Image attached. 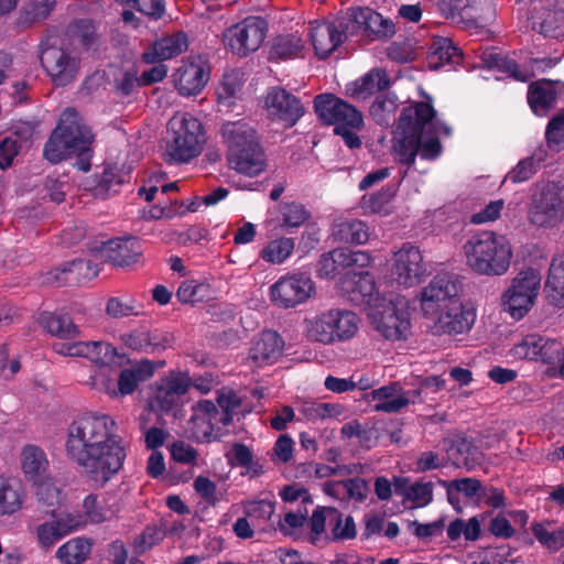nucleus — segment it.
Returning <instances> with one entry per match:
<instances>
[{
  "mask_svg": "<svg viewBox=\"0 0 564 564\" xmlns=\"http://www.w3.org/2000/svg\"><path fill=\"white\" fill-rule=\"evenodd\" d=\"M327 523L332 525L334 540H351L356 536V524L351 516H347L343 524V514L337 509L319 507V534Z\"/></svg>",
  "mask_w": 564,
  "mask_h": 564,
  "instance_id": "c9c22d12",
  "label": "nucleus"
},
{
  "mask_svg": "<svg viewBox=\"0 0 564 564\" xmlns=\"http://www.w3.org/2000/svg\"><path fill=\"white\" fill-rule=\"evenodd\" d=\"M372 324L388 340L406 339L411 334L409 312L405 308H399L391 302L381 312L372 314Z\"/></svg>",
  "mask_w": 564,
  "mask_h": 564,
  "instance_id": "4be33fe9",
  "label": "nucleus"
},
{
  "mask_svg": "<svg viewBox=\"0 0 564 564\" xmlns=\"http://www.w3.org/2000/svg\"><path fill=\"white\" fill-rule=\"evenodd\" d=\"M284 340L275 330H263L253 343L249 357L259 366L274 364L283 354Z\"/></svg>",
  "mask_w": 564,
  "mask_h": 564,
  "instance_id": "7c9ffc66",
  "label": "nucleus"
},
{
  "mask_svg": "<svg viewBox=\"0 0 564 564\" xmlns=\"http://www.w3.org/2000/svg\"><path fill=\"white\" fill-rule=\"evenodd\" d=\"M169 128L173 132L167 143L165 161L167 163H186L196 158L203 148L204 132L198 119L189 113L174 116Z\"/></svg>",
  "mask_w": 564,
  "mask_h": 564,
  "instance_id": "6e6552de",
  "label": "nucleus"
},
{
  "mask_svg": "<svg viewBox=\"0 0 564 564\" xmlns=\"http://www.w3.org/2000/svg\"><path fill=\"white\" fill-rule=\"evenodd\" d=\"M85 524L86 520L79 513H53L51 520L44 521L35 527L34 534L39 546L47 551L66 535L77 531Z\"/></svg>",
  "mask_w": 564,
  "mask_h": 564,
  "instance_id": "f3484780",
  "label": "nucleus"
},
{
  "mask_svg": "<svg viewBox=\"0 0 564 564\" xmlns=\"http://www.w3.org/2000/svg\"><path fill=\"white\" fill-rule=\"evenodd\" d=\"M223 143L229 165L240 174L256 176L267 167V156L253 127L245 119L221 126Z\"/></svg>",
  "mask_w": 564,
  "mask_h": 564,
  "instance_id": "20e7f679",
  "label": "nucleus"
},
{
  "mask_svg": "<svg viewBox=\"0 0 564 564\" xmlns=\"http://www.w3.org/2000/svg\"><path fill=\"white\" fill-rule=\"evenodd\" d=\"M210 78V64L206 56L194 55L182 59L172 74V80L178 95L197 96Z\"/></svg>",
  "mask_w": 564,
  "mask_h": 564,
  "instance_id": "ddd939ff",
  "label": "nucleus"
},
{
  "mask_svg": "<svg viewBox=\"0 0 564 564\" xmlns=\"http://www.w3.org/2000/svg\"><path fill=\"white\" fill-rule=\"evenodd\" d=\"M216 401L221 411L220 424L227 426L232 422V413L241 405V400L235 391L221 389L217 393Z\"/></svg>",
  "mask_w": 564,
  "mask_h": 564,
  "instance_id": "69168bd1",
  "label": "nucleus"
},
{
  "mask_svg": "<svg viewBox=\"0 0 564 564\" xmlns=\"http://www.w3.org/2000/svg\"><path fill=\"white\" fill-rule=\"evenodd\" d=\"M530 224L554 228L564 219V183L549 181L532 195L528 210Z\"/></svg>",
  "mask_w": 564,
  "mask_h": 564,
  "instance_id": "1a4fd4ad",
  "label": "nucleus"
},
{
  "mask_svg": "<svg viewBox=\"0 0 564 564\" xmlns=\"http://www.w3.org/2000/svg\"><path fill=\"white\" fill-rule=\"evenodd\" d=\"M541 279L533 270L521 271L502 295L506 312L517 321L523 318L534 305Z\"/></svg>",
  "mask_w": 564,
  "mask_h": 564,
  "instance_id": "9b49d317",
  "label": "nucleus"
},
{
  "mask_svg": "<svg viewBox=\"0 0 564 564\" xmlns=\"http://www.w3.org/2000/svg\"><path fill=\"white\" fill-rule=\"evenodd\" d=\"M268 115L285 127L294 126L304 113L301 100L281 87H272L265 97Z\"/></svg>",
  "mask_w": 564,
  "mask_h": 564,
  "instance_id": "412c9836",
  "label": "nucleus"
},
{
  "mask_svg": "<svg viewBox=\"0 0 564 564\" xmlns=\"http://www.w3.org/2000/svg\"><path fill=\"white\" fill-rule=\"evenodd\" d=\"M481 59L488 68L497 69L516 82L528 83L533 77V68L519 65L502 53L485 52Z\"/></svg>",
  "mask_w": 564,
  "mask_h": 564,
  "instance_id": "473e14b6",
  "label": "nucleus"
},
{
  "mask_svg": "<svg viewBox=\"0 0 564 564\" xmlns=\"http://www.w3.org/2000/svg\"><path fill=\"white\" fill-rule=\"evenodd\" d=\"M477 0H438L437 8L446 19H460L462 21L474 20L473 11Z\"/></svg>",
  "mask_w": 564,
  "mask_h": 564,
  "instance_id": "864d4df0",
  "label": "nucleus"
},
{
  "mask_svg": "<svg viewBox=\"0 0 564 564\" xmlns=\"http://www.w3.org/2000/svg\"><path fill=\"white\" fill-rule=\"evenodd\" d=\"M294 246L292 238L274 239L261 251V258L267 262L281 264L291 256Z\"/></svg>",
  "mask_w": 564,
  "mask_h": 564,
  "instance_id": "6e6d98bb",
  "label": "nucleus"
},
{
  "mask_svg": "<svg viewBox=\"0 0 564 564\" xmlns=\"http://www.w3.org/2000/svg\"><path fill=\"white\" fill-rule=\"evenodd\" d=\"M393 144L395 160L411 170L417 155L424 161H436L444 147L440 134L449 137L452 128L436 120V110L430 101H415L401 110Z\"/></svg>",
  "mask_w": 564,
  "mask_h": 564,
  "instance_id": "f03ea898",
  "label": "nucleus"
},
{
  "mask_svg": "<svg viewBox=\"0 0 564 564\" xmlns=\"http://www.w3.org/2000/svg\"><path fill=\"white\" fill-rule=\"evenodd\" d=\"M39 323L47 333L61 339H75L80 334L78 326L66 314L43 312Z\"/></svg>",
  "mask_w": 564,
  "mask_h": 564,
  "instance_id": "4c0bfd02",
  "label": "nucleus"
},
{
  "mask_svg": "<svg viewBox=\"0 0 564 564\" xmlns=\"http://www.w3.org/2000/svg\"><path fill=\"white\" fill-rule=\"evenodd\" d=\"M188 47L187 35L176 32L172 35L156 40L143 55V62L155 64L178 56Z\"/></svg>",
  "mask_w": 564,
  "mask_h": 564,
  "instance_id": "c756f323",
  "label": "nucleus"
},
{
  "mask_svg": "<svg viewBox=\"0 0 564 564\" xmlns=\"http://www.w3.org/2000/svg\"><path fill=\"white\" fill-rule=\"evenodd\" d=\"M193 487L196 494L210 506H216L223 499L216 484L208 477L197 476L194 479Z\"/></svg>",
  "mask_w": 564,
  "mask_h": 564,
  "instance_id": "774afa93",
  "label": "nucleus"
},
{
  "mask_svg": "<svg viewBox=\"0 0 564 564\" xmlns=\"http://www.w3.org/2000/svg\"><path fill=\"white\" fill-rule=\"evenodd\" d=\"M448 459L458 468L473 470L481 464L482 454L470 438L454 435L443 440Z\"/></svg>",
  "mask_w": 564,
  "mask_h": 564,
  "instance_id": "a878e982",
  "label": "nucleus"
},
{
  "mask_svg": "<svg viewBox=\"0 0 564 564\" xmlns=\"http://www.w3.org/2000/svg\"><path fill=\"white\" fill-rule=\"evenodd\" d=\"M547 145L556 151L564 149V112L554 116L545 130Z\"/></svg>",
  "mask_w": 564,
  "mask_h": 564,
  "instance_id": "338daca9",
  "label": "nucleus"
},
{
  "mask_svg": "<svg viewBox=\"0 0 564 564\" xmlns=\"http://www.w3.org/2000/svg\"><path fill=\"white\" fill-rule=\"evenodd\" d=\"M91 543L85 538H73L56 551L57 560L63 564H82L88 557Z\"/></svg>",
  "mask_w": 564,
  "mask_h": 564,
  "instance_id": "a18cd8bd",
  "label": "nucleus"
},
{
  "mask_svg": "<svg viewBox=\"0 0 564 564\" xmlns=\"http://www.w3.org/2000/svg\"><path fill=\"white\" fill-rule=\"evenodd\" d=\"M335 240L345 243L362 245L369 239L367 225L358 219L345 220L333 229Z\"/></svg>",
  "mask_w": 564,
  "mask_h": 564,
  "instance_id": "c03bdc74",
  "label": "nucleus"
},
{
  "mask_svg": "<svg viewBox=\"0 0 564 564\" xmlns=\"http://www.w3.org/2000/svg\"><path fill=\"white\" fill-rule=\"evenodd\" d=\"M425 267L421 250L410 242L403 243L393 256L392 274L400 285L410 288L421 282Z\"/></svg>",
  "mask_w": 564,
  "mask_h": 564,
  "instance_id": "aec40b11",
  "label": "nucleus"
},
{
  "mask_svg": "<svg viewBox=\"0 0 564 564\" xmlns=\"http://www.w3.org/2000/svg\"><path fill=\"white\" fill-rule=\"evenodd\" d=\"M531 19L533 30L545 37H564V9H545Z\"/></svg>",
  "mask_w": 564,
  "mask_h": 564,
  "instance_id": "ea45409f",
  "label": "nucleus"
},
{
  "mask_svg": "<svg viewBox=\"0 0 564 564\" xmlns=\"http://www.w3.org/2000/svg\"><path fill=\"white\" fill-rule=\"evenodd\" d=\"M40 61L56 86L70 84L78 72L79 58L65 47L57 26L46 30L40 44Z\"/></svg>",
  "mask_w": 564,
  "mask_h": 564,
  "instance_id": "0eeeda50",
  "label": "nucleus"
},
{
  "mask_svg": "<svg viewBox=\"0 0 564 564\" xmlns=\"http://www.w3.org/2000/svg\"><path fill=\"white\" fill-rule=\"evenodd\" d=\"M56 6V0H29L20 10L17 25L22 29L45 21Z\"/></svg>",
  "mask_w": 564,
  "mask_h": 564,
  "instance_id": "79ce46f5",
  "label": "nucleus"
},
{
  "mask_svg": "<svg viewBox=\"0 0 564 564\" xmlns=\"http://www.w3.org/2000/svg\"><path fill=\"white\" fill-rule=\"evenodd\" d=\"M208 293V285L195 280L182 282L176 291L177 300L183 304H195L204 301Z\"/></svg>",
  "mask_w": 564,
  "mask_h": 564,
  "instance_id": "e2e57ef3",
  "label": "nucleus"
},
{
  "mask_svg": "<svg viewBox=\"0 0 564 564\" xmlns=\"http://www.w3.org/2000/svg\"><path fill=\"white\" fill-rule=\"evenodd\" d=\"M390 86V78L382 68H372L364 76L346 86L347 94L354 99H367L371 95L383 91Z\"/></svg>",
  "mask_w": 564,
  "mask_h": 564,
  "instance_id": "2f4dec72",
  "label": "nucleus"
},
{
  "mask_svg": "<svg viewBox=\"0 0 564 564\" xmlns=\"http://www.w3.org/2000/svg\"><path fill=\"white\" fill-rule=\"evenodd\" d=\"M83 354L80 357L87 358L97 365H109L117 356V349L106 341H82Z\"/></svg>",
  "mask_w": 564,
  "mask_h": 564,
  "instance_id": "5fc2aeb1",
  "label": "nucleus"
},
{
  "mask_svg": "<svg viewBox=\"0 0 564 564\" xmlns=\"http://www.w3.org/2000/svg\"><path fill=\"white\" fill-rule=\"evenodd\" d=\"M534 538L550 551L556 552L564 546V528L547 530L542 523L531 525Z\"/></svg>",
  "mask_w": 564,
  "mask_h": 564,
  "instance_id": "680f3d73",
  "label": "nucleus"
},
{
  "mask_svg": "<svg viewBox=\"0 0 564 564\" xmlns=\"http://www.w3.org/2000/svg\"><path fill=\"white\" fill-rule=\"evenodd\" d=\"M280 214L282 216V226L284 227H300L311 216L306 207L297 202L281 204Z\"/></svg>",
  "mask_w": 564,
  "mask_h": 564,
  "instance_id": "0e129e2a",
  "label": "nucleus"
},
{
  "mask_svg": "<svg viewBox=\"0 0 564 564\" xmlns=\"http://www.w3.org/2000/svg\"><path fill=\"white\" fill-rule=\"evenodd\" d=\"M351 21L365 30L371 40H387L395 34L392 20L383 18L380 13L368 7L351 9Z\"/></svg>",
  "mask_w": 564,
  "mask_h": 564,
  "instance_id": "bb28decb",
  "label": "nucleus"
},
{
  "mask_svg": "<svg viewBox=\"0 0 564 564\" xmlns=\"http://www.w3.org/2000/svg\"><path fill=\"white\" fill-rule=\"evenodd\" d=\"M64 35L72 42L89 47L95 42L96 36L94 21L90 19H76L66 26Z\"/></svg>",
  "mask_w": 564,
  "mask_h": 564,
  "instance_id": "3c124183",
  "label": "nucleus"
},
{
  "mask_svg": "<svg viewBox=\"0 0 564 564\" xmlns=\"http://www.w3.org/2000/svg\"><path fill=\"white\" fill-rule=\"evenodd\" d=\"M467 265L486 276L505 274L511 262V246L503 235L484 230L473 235L464 245Z\"/></svg>",
  "mask_w": 564,
  "mask_h": 564,
  "instance_id": "39448f33",
  "label": "nucleus"
},
{
  "mask_svg": "<svg viewBox=\"0 0 564 564\" xmlns=\"http://www.w3.org/2000/svg\"><path fill=\"white\" fill-rule=\"evenodd\" d=\"M397 108L398 97L394 94H381L371 104L369 112L377 124L387 127L393 119Z\"/></svg>",
  "mask_w": 564,
  "mask_h": 564,
  "instance_id": "09e8293b",
  "label": "nucleus"
},
{
  "mask_svg": "<svg viewBox=\"0 0 564 564\" xmlns=\"http://www.w3.org/2000/svg\"><path fill=\"white\" fill-rule=\"evenodd\" d=\"M94 139L91 129L83 121L78 111L66 108L44 144L43 156L52 164L75 156L73 165L78 171L88 172L91 167Z\"/></svg>",
  "mask_w": 564,
  "mask_h": 564,
  "instance_id": "7ed1b4c3",
  "label": "nucleus"
},
{
  "mask_svg": "<svg viewBox=\"0 0 564 564\" xmlns=\"http://www.w3.org/2000/svg\"><path fill=\"white\" fill-rule=\"evenodd\" d=\"M338 294L356 306H372L378 290L372 273L365 269L344 272L337 282Z\"/></svg>",
  "mask_w": 564,
  "mask_h": 564,
  "instance_id": "2eb2a0df",
  "label": "nucleus"
},
{
  "mask_svg": "<svg viewBox=\"0 0 564 564\" xmlns=\"http://www.w3.org/2000/svg\"><path fill=\"white\" fill-rule=\"evenodd\" d=\"M268 33V22L261 17H247L223 33L224 43L240 57L259 50Z\"/></svg>",
  "mask_w": 564,
  "mask_h": 564,
  "instance_id": "9d476101",
  "label": "nucleus"
},
{
  "mask_svg": "<svg viewBox=\"0 0 564 564\" xmlns=\"http://www.w3.org/2000/svg\"><path fill=\"white\" fill-rule=\"evenodd\" d=\"M121 340L127 348L145 354H155L171 346V336L160 329H134L123 334Z\"/></svg>",
  "mask_w": 564,
  "mask_h": 564,
  "instance_id": "cd10ccee",
  "label": "nucleus"
},
{
  "mask_svg": "<svg viewBox=\"0 0 564 564\" xmlns=\"http://www.w3.org/2000/svg\"><path fill=\"white\" fill-rule=\"evenodd\" d=\"M91 249L105 261L120 268L138 263L143 253L140 239L132 236L101 241Z\"/></svg>",
  "mask_w": 564,
  "mask_h": 564,
  "instance_id": "a211bd4d",
  "label": "nucleus"
},
{
  "mask_svg": "<svg viewBox=\"0 0 564 564\" xmlns=\"http://www.w3.org/2000/svg\"><path fill=\"white\" fill-rule=\"evenodd\" d=\"M25 494L21 481L14 477L0 476V516H12L21 510Z\"/></svg>",
  "mask_w": 564,
  "mask_h": 564,
  "instance_id": "f704fd0d",
  "label": "nucleus"
},
{
  "mask_svg": "<svg viewBox=\"0 0 564 564\" xmlns=\"http://www.w3.org/2000/svg\"><path fill=\"white\" fill-rule=\"evenodd\" d=\"M116 421L108 414L85 413L69 424L65 451L86 482L104 488L122 468L127 457Z\"/></svg>",
  "mask_w": 564,
  "mask_h": 564,
  "instance_id": "f257e3e1",
  "label": "nucleus"
},
{
  "mask_svg": "<svg viewBox=\"0 0 564 564\" xmlns=\"http://www.w3.org/2000/svg\"><path fill=\"white\" fill-rule=\"evenodd\" d=\"M129 174L116 166H107L101 173L97 188L100 193L109 196L119 192V187L128 182Z\"/></svg>",
  "mask_w": 564,
  "mask_h": 564,
  "instance_id": "13d9d810",
  "label": "nucleus"
},
{
  "mask_svg": "<svg viewBox=\"0 0 564 564\" xmlns=\"http://www.w3.org/2000/svg\"><path fill=\"white\" fill-rule=\"evenodd\" d=\"M434 315H437L436 333L448 335L463 334L469 330L476 318L474 311L465 307L462 301L452 302L440 307Z\"/></svg>",
  "mask_w": 564,
  "mask_h": 564,
  "instance_id": "b1692460",
  "label": "nucleus"
},
{
  "mask_svg": "<svg viewBox=\"0 0 564 564\" xmlns=\"http://www.w3.org/2000/svg\"><path fill=\"white\" fill-rule=\"evenodd\" d=\"M541 334H528L521 338L520 341L514 344L512 348L509 350V355L513 359L518 360H539V352H541V343H542Z\"/></svg>",
  "mask_w": 564,
  "mask_h": 564,
  "instance_id": "603ef678",
  "label": "nucleus"
},
{
  "mask_svg": "<svg viewBox=\"0 0 564 564\" xmlns=\"http://www.w3.org/2000/svg\"><path fill=\"white\" fill-rule=\"evenodd\" d=\"M564 98V82L538 79L530 83L527 93L528 104L534 115L545 117Z\"/></svg>",
  "mask_w": 564,
  "mask_h": 564,
  "instance_id": "5701e85b",
  "label": "nucleus"
},
{
  "mask_svg": "<svg viewBox=\"0 0 564 564\" xmlns=\"http://www.w3.org/2000/svg\"><path fill=\"white\" fill-rule=\"evenodd\" d=\"M370 395L377 401L373 406L377 412L397 413L411 402L397 382L375 389Z\"/></svg>",
  "mask_w": 564,
  "mask_h": 564,
  "instance_id": "72a5a7b5",
  "label": "nucleus"
},
{
  "mask_svg": "<svg viewBox=\"0 0 564 564\" xmlns=\"http://www.w3.org/2000/svg\"><path fill=\"white\" fill-rule=\"evenodd\" d=\"M393 491L403 501H410L414 508H424L433 501V482L423 478L411 482L410 477L394 476Z\"/></svg>",
  "mask_w": 564,
  "mask_h": 564,
  "instance_id": "c85d7f7f",
  "label": "nucleus"
},
{
  "mask_svg": "<svg viewBox=\"0 0 564 564\" xmlns=\"http://www.w3.org/2000/svg\"><path fill=\"white\" fill-rule=\"evenodd\" d=\"M304 41L297 34H281L273 39L270 50L271 59H291L301 56Z\"/></svg>",
  "mask_w": 564,
  "mask_h": 564,
  "instance_id": "37998d69",
  "label": "nucleus"
},
{
  "mask_svg": "<svg viewBox=\"0 0 564 564\" xmlns=\"http://www.w3.org/2000/svg\"><path fill=\"white\" fill-rule=\"evenodd\" d=\"M330 256L336 260L339 272L366 269L371 264L372 258L365 251H352L349 248H336L330 251Z\"/></svg>",
  "mask_w": 564,
  "mask_h": 564,
  "instance_id": "49530a36",
  "label": "nucleus"
},
{
  "mask_svg": "<svg viewBox=\"0 0 564 564\" xmlns=\"http://www.w3.org/2000/svg\"><path fill=\"white\" fill-rule=\"evenodd\" d=\"M359 318L356 313L347 310H330L319 317V343L330 344L346 340L358 330Z\"/></svg>",
  "mask_w": 564,
  "mask_h": 564,
  "instance_id": "6ab92c4d",
  "label": "nucleus"
},
{
  "mask_svg": "<svg viewBox=\"0 0 564 564\" xmlns=\"http://www.w3.org/2000/svg\"><path fill=\"white\" fill-rule=\"evenodd\" d=\"M545 288L550 303L564 307V252L552 258Z\"/></svg>",
  "mask_w": 564,
  "mask_h": 564,
  "instance_id": "58836bf2",
  "label": "nucleus"
},
{
  "mask_svg": "<svg viewBox=\"0 0 564 564\" xmlns=\"http://www.w3.org/2000/svg\"><path fill=\"white\" fill-rule=\"evenodd\" d=\"M23 473L28 480L39 484L46 478L48 462L45 453L35 445H26L21 454Z\"/></svg>",
  "mask_w": 564,
  "mask_h": 564,
  "instance_id": "e433bc0d",
  "label": "nucleus"
},
{
  "mask_svg": "<svg viewBox=\"0 0 564 564\" xmlns=\"http://www.w3.org/2000/svg\"><path fill=\"white\" fill-rule=\"evenodd\" d=\"M323 24L326 26L330 46L326 48L319 46V61L328 58L346 41L348 20L346 18H337L333 21H324Z\"/></svg>",
  "mask_w": 564,
  "mask_h": 564,
  "instance_id": "8fccbe9b",
  "label": "nucleus"
},
{
  "mask_svg": "<svg viewBox=\"0 0 564 564\" xmlns=\"http://www.w3.org/2000/svg\"><path fill=\"white\" fill-rule=\"evenodd\" d=\"M460 282L452 273L435 275L421 291V307L425 315H434L440 307L460 301Z\"/></svg>",
  "mask_w": 564,
  "mask_h": 564,
  "instance_id": "dca6fc26",
  "label": "nucleus"
},
{
  "mask_svg": "<svg viewBox=\"0 0 564 564\" xmlns=\"http://www.w3.org/2000/svg\"><path fill=\"white\" fill-rule=\"evenodd\" d=\"M542 150L527 156L518 162V164L506 175L503 183L511 182L513 184L529 181L540 169L541 162L544 160Z\"/></svg>",
  "mask_w": 564,
  "mask_h": 564,
  "instance_id": "de8ad7c7",
  "label": "nucleus"
},
{
  "mask_svg": "<svg viewBox=\"0 0 564 564\" xmlns=\"http://www.w3.org/2000/svg\"><path fill=\"white\" fill-rule=\"evenodd\" d=\"M195 414L194 420H206V427L203 431V436L208 437L212 435L214 425L220 423V409L218 404H215L210 400L198 401L194 408Z\"/></svg>",
  "mask_w": 564,
  "mask_h": 564,
  "instance_id": "bf43d9fd",
  "label": "nucleus"
},
{
  "mask_svg": "<svg viewBox=\"0 0 564 564\" xmlns=\"http://www.w3.org/2000/svg\"><path fill=\"white\" fill-rule=\"evenodd\" d=\"M64 272H68L70 279H74L73 284H79L95 278L98 269L91 260L75 259L64 263Z\"/></svg>",
  "mask_w": 564,
  "mask_h": 564,
  "instance_id": "052dcab7",
  "label": "nucleus"
},
{
  "mask_svg": "<svg viewBox=\"0 0 564 564\" xmlns=\"http://www.w3.org/2000/svg\"><path fill=\"white\" fill-rule=\"evenodd\" d=\"M106 313L116 319L138 316L140 314V305L132 297L112 296L106 303Z\"/></svg>",
  "mask_w": 564,
  "mask_h": 564,
  "instance_id": "4d7b16f0",
  "label": "nucleus"
},
{
  "mask_svg": "<svg viewBox=\"0 0 564 564\" xmlns=\"http://www.w3.org/2000/svg\"><path fill=\"white\" fill-rule=\"evenodd\" d=\"M315 290L311 274L299 271L281 276L269 289L271 303L283 310L294 308L306 302Z\"/></svg>",
  "mask_w": 564,
  "mask_h": 564,
  "instance_id": "f8f14e48",
  "label": "nucleus"
},
{
  "mask_svg": "<svg viewBox=\"0 0 564 564\" xmlns=\"http://www.w3.org/2000/svg\"><path fill=\"white\" fill-rule=\"evenodd\" d=\"M319 121L334 126V133L341 137L349 149L361 147L362 142L357 132L365 126L364 116L348 101L334 94H319Z\"/></svg>",
  "mask_w": 564,
  "mask_h": 564,
  "instance_id": "423d86ee",
  "label": "nucleus"
},
{
  "mask_svg": "<svg viewBox=\"0 0 564 564\" xmlns=\"http://www.w3.org/2000/svg\"><path fill=\"white\" fill-rule=\"evenodd\" d=\"M109 85L111 86V91L120 98L132 96L141 87L137 68H113L110 72Z\"/></svg>",
  "mask_w": 564,
  "mask_h": 564,
  "instance_id": "a19ab883",
  "label": "nucleus"
},
{
  "mask_svg": "<svg viewBox=\"0 0 564 564\" xmlns=\"http://www.w3.org/2000/svg\"><path fill=\"white\" fill-rule=\"evenodd\" d=\"M464 54L452 39L433 36L429 43L426 62L430 69L451 72L462 64Z\"/></svg>",
  "mask_w": 564,
  "mask_h": 564,
  "instance_id": "393cba45",
  "label": "nucleus"
},
{
  "mask_svg": "<svg viewBox=\"0 0 564 564\" xmlns=\"http://www.w3.org/2000/svg\"><path fill=\"white\" fill-rule=\"evenodd\" d=\"M192 387V379L187 372L170 371L155 383L153 397L149 401V408L153 412L167 414L178 408L181 398Z\"/></svg>",
  "mask_w": 564,
  "mask_h": 564,
  "instance_id": "4468645a",
  "label": "nucleus"
}]
</instances>
